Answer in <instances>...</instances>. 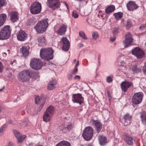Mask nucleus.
Masks as SVG:
<instances>
[{
    "label": "nucleus",
    "instance_id": "7ed1b4c3",
    "mask_svg": "<svg viewBox=\"0 0 146 146\" xmlns=\"http://www.w3.org/2000/svg\"><path fill=\"white\" fill-rule=\"evenodd\" d=\"M53 53L51 48H42L40 50V55L42 58L49 60L53 58Z\"/></svg>",
    "mask_w": 146,
    "mask_h": 146
},
{
    "label": "nucleus",
    "instance_id": "79ce46f5",
    "mask_svg": "<svg viewBox=\"0 0 146 146\" xmlns=\"http://www.w3.org/2000/svg\"><path fill=\"white\" fill-rule=\"evenodd\" d=\"M132 23L131 21L130 20H128L127 21L126 26L128 28H130L132 26Z\"/></svg>",
    "mask_w": 146,
    "mask_h": 146
},
{
    "label": "nucleus",
    "instance_id": "f3484780",
    "mask_svg": "<svg viewBox=\"0 0 146 146\" xmlns=\"http://www.w3.org/2000/svg\"><path fill=\"white\" fill-rule=\"evenodd\" d=\"M18 40L20 41H24L27 39V35L24 31L20 30L17 35Z\"/></svg>",
    "mask_w": 146,
    "mask_h": 146
},
{
    "label": "nucleus",
    "instance_id": "13d9d810",
    "mask_svg": "<svg viewBox=\"0 0 146 146\" xmlns=\"http://www.w3.org/2000/svg\"><path fill=\"white\" fill-rule=\"evenodd\" d=\"M144 66L146 68L145 69H143V72L145 73V72H146V62L145 63V65Z\"/></svg>",
    "mask_w": 146,
    "mask_h": 146
},
{
    "label": "nucleus",
    "instance_id": "bf43d9fd",
    "mask_svg": "<svg viewBox=\"0 0 146 146\" xmlns=\"http://www.w3.org/2000/svg\"><path fill=\"white\" fill-rule=\"evenodd\" d=\"M7 146H15L13 145V144L12 143L10 142L9 143Z\"/></svg>",
    "mask_w": 146,
    "mask_h": 146
},
{
    "label": "nucleus",
    "instance_id": "20e7f679",
    "mask_svg": "<svg viewBox=\"0 0 146 146\" xmlns=\"http://www.w3.org/2000/svg\"><path fill=\"white\" fill-rule=\"evenodd\" d=\"M11 29L10 25H6L0 31V40H3L8 39L10 37Z\"/></svg>",
    "mask_w": 146,
    "mask_h": 146
},
{
    "label": "nucleus",
    "instance_id": "3c124183",
    "mask_svg": "<svg viewBox=\"0 0 146 146\" xmlns=\"http://www.w3.org/2000/svg\"><path fill=\"white\" fill-rule=\"evenodd\" d=\"M3 66L2 64L0 62V73L2 71Z\"/></svg>",
    "mask_w": 146,
    "mask_h": 146
},
{
    "label": "nucleus",
    "instance_id": "8fccbe9b",
    "mask_svg": "<svg viewBox=\"0 0 146 146\" xmlns=\"http://www.w3.org/2000/svg\"><path fill=\"white\" fill-rule=\"evenodd\" d=\"M115 39V35H113V37L111 36L110 38L111 41L112 42H113Z\"/></svg>",
    "mask_w": 146,
    "mask_h": 146
},
{
    "label": "nucleus",
    "instance_id": "a211bd4d",
    "mask_svg": "<svg viewBox=\"0 0 146 146\" xmlns=\"http://www.w3.org/2000/svg\"><path fill=\"white\" fill-rule=\"evenodd\" d=\"M133 85L132 82L125 81L121 84V87L122 91L126 92L128 88Z\"/></svg>",
    "mask_w": 146,
    "mask_h": 146
},
{
    "label": "nucleus",
    "instance_id": "dca6fc26",
    "mask_svg": "<svg viewBox=\"0 0 146 146\" xmlns=\"http://www.w3.org/2000/svg\"><path fill=\"white\" fill-rule=\"evenodd\" d=\"M13 132L18 143H20L22 142L26 138V136L25 135H22L21 133L18 131L15 130H14Z\"/></svg>",
    "mask_w": 146,
    "mask_h": 146
},
{
    "label": "nucleus",
    "instance_id": "338daca9",
    "mask_svg": "<svg viewBox=\"0 0 146 146\" xmlns=\"http://www.w3.org/2000/svg\"><path fill=\"white\" fill-rule=\"evenodd\" d=\"M83 0H76V1H83Z\"/></svg>",
    "mask_w": 146,
    "mask_h": 146
},
{
    "label": "nucleus",
    "instance_id": "a19ab883",
    "mask_svg": "<svg viewBox=\"0 0 146 146\" xmlns=\"http://www.w3.org/2000/svg\"><path fill=\"white\" fill-rule=\"evenodd\" d=\"M98 34L97 33L93 32L92 34V37L93 39L96 40L98 37Z\"/></svg>",
    "mask_w": 146,
    "mask_h": 146
},
{
    "label": "nucleus",
    "instance_id": "774afa93",
    "mask_svg": "<svg viewBox=\"0 0 146 146\" xmlns=\"http://www.w3.org/2000/svg\"><path fill=\"white\" fill-rule=\"evenodd\" d=\"M76 60H74V61H73V62H74V63H75V62H76Z\"/></svg>",
    "mask_w": 146,
    "mask_h": 146
},
{
    "label": "nucleus",
    "instance_id": "ea45409f",
    "mask_svg": "<svg viewBox=\"0 0 146 146\" xmlns=\"http://www.w3.org/2000/svg\"><path fill=\"white\" fill-rule=\"evenodd\" d=\"M72 16L74 18L76 19L78 17L79 15L76 11H74L72 12Z\"/></svg>",
    "mask_w": 146,
    "mask_h": 146
},
{
    "label": "nucleus",
    "instance_id": "b1692460",
    "mask_svg": "<svg viewBox=\"0 0 146 146\" xmlns=\"http://www.w3.org/2000/svg\"><path fill=\"white\" fill-rule=\"evenodd\" d=\"M56 83L57 82L56 80H53L50 81L48 86V89L50 90H53L54 88V86Z\"/></svg>",
    "mask_w": 146,
    "mask_h": 146
},
{
    "label": "nucleus",
    "instance_id": "9b49d317",
    "mask_svg": "<svg viewBox=\"0 0 146 146\" xmlns=\"http://www.w3.org/2000/svg\"><path fill=\"white\" fill-rule=\"evenodd\" d=\"M132 54L135 55L137 58H140L144 56L143 51L139 47H136L132 50Z\"/></svg>",
    "mask_w": 146,
    "mask_h": 146
},
{
    "label": "nucleus",
    "instance_id": "37998d69",
    "mask_svg": "<svg viewBox=\"0 0 146 146\" xmlns=\"http://www.w3.org/2000/svg\"><path fill=\"white\" fill-rule=\"evenodd\" d=\"M6 127V124H4L2 125L0 128V132L1 133H3V131L5 129Z\"/></svg>",
    "mask_w": 146,
    "mask_h": 146
},
{
    "label": "nucleus",
    "instance_id": "9d476101",
    "mask_svg": "<svg viewBox=\"0 0 146 146\" xmlns=\"http://www.w3.org/2000/svg\"><path fill=\"white\" fill-rule=\"evenodd\" d=\"M72 100L73 103H78L80 105H81L84 103V98L80 94H73Z\"/></svg>",
    "mask_w": 146,
    "mask_h": 146
},
{
    "label": "nucleus",
    "instance_id": "f03ea898",
    "mask_svg": "<svg viewBox=\"0 0 146 146\" xmlns=\"http://www.w3.org/2000/svg\"><path fill=\"white\" fill-rule=\"evenodd\" d=\"M48 26L47 19H45L39 22L34 28L38 33H42L46 31Z\"/></svg>",
    "mask_w": 146,
    "mask_h": 146
},
{
    "label": "nucleus",
    "instance_id": "423d86ee",
    "mask_svg": "<svg viewBox=\"0 0 146 146\" xmlns=\"http://www.w3.org/2000/svg\"><path fill=\"white\" fill-rule=\"evenodd\" d=\"M93 133V129L91 127H88L84 130L82 135L85 140L89 141L92 139Z\"/></svg>",
    "mask_w": 146,
    "mask_h": 146
},
{
    "label": "nucleus",
    "instance_id": "49530a36",
    "mask_svg": "<svg viewBox=\"0 0 146 146\" xmlns=\"http://www.w3.org/2000/svg\"><path fill=\"white\" fill-rule=\"evenodd\" d=\"M80 13L82 16H85L87 15V14L85 13L84 10H82L80 11Z\"/></svg>",
    "mask_w": 146,
    "mask_h": 146
},
{
    "label": "nucleus",
    "instance_id": "0eeeda50",
    "mask_svg": "<svg viewBox=\"0 0 146 146\" xmlns=\"http://www.w3.org/2000/svg\"><path fill=\"white\" fill-rule=\"evenodd\" d=\"M30 65L33 69L37 70L41 68L42 63L39 59L34 58L31 60Z\"/></svg>",
    "mask_w": 146,
    "mask_h": 146
},
{
    "label": "nucleus",
    "instance_id": "864d4df0",
    "mask_svg": "<svg viewBox=\"0 0 146 146\" xmlns=\"http://www.w3.org/2000/svg\"><path fill=\"white\" fill-rule=\"evenodd\" d=\"M145 25H142L139 28L140 29H143L145 27Z\"/></svg>",
    "mask_w": 146,
    "mask_h": 146
},
{
    "label": "nucleus",
    "instance_id": "4be33fe9",
    "mask_svg": "<svg viewBox=\"0 0 146 146\" xmlns=\"http://www.w3.org/2000/svg\"><path fill=\"white\" fill-rule=\"evenodd\" d=\"M124 125L125 126L129 125L130 123V120L131 119V116L128 113L125 115L124 117Z\"/></svg>",
    "mask_w": 146,
    "mask_h": 146
},
{
    "label": "nucleus",
    "instance_id": "6ab92c4d",
    "mask_svg": "<svg viewBox=\"0 0 146 146\" xmlns=\"http://www.w3.org/2000/svg\"><path fill=\"white\" fill-rule=\"evenodd\" d=\"M127 7L129 11H133L136 9L138 6L135 4V2L129 1L127 4Z\"/></svg>",
    "mask_w": 146,
    "mask_h": 146
},
{
    "label": "nucleus",
    "instance_id": "4c0bfd02",
    "mask_svg": "<svg viewBox=\"0 0 146 146\" xmlns=\"http://www.w3.org/2000/svg\"><path fill=\"white\" fill-rule=\"evenodd\" d=\"M119 32L118 28H115L113 29L112 31V34L113 35H115Z\"/></svg>",
    "mask_w": 146,
    "mask_h": 146
},
{
    "label": "nucleus",
    "instance_id": "052dcab7",
    "mask_svg": "<svg viewBox=\"0 0 146 146\" xmlns=\"http://www.w3.org/2000/svg\"><path fill=\"white\" fill-rule=\"evenodd\" d=\"M78 46H79V47L80 48L81 47L83 46V44H81V43L79 44H78Z\"/></svg>",
    "mask_w": 146,
    "mask_h": 146
},
{
    "label": "nucleus",
    "instance_id": "bb28decb",
    "mask_svg": "<svg viewBox=\"0 0 146 146\" xmlns=\"http://www.w3.org/2000/svg\"><path fill=\"white\" fill-rule=\"evenodd\" d=\"M7 18V16L4 13L0 15V27L5 22Z\"/></svg>",
    "mask_w": 146,
    "mask_h": 146
},
{
    "label": "nucleus",
    "instance_id": "a878e982",
    "mask_svg": "<svg viewBox=\"0 0 146 146\" xmlns=\"http://www.w3.org/2000/svg\"><path fill=\"white\" fill-rule=\"evenodd\" d=\"M141 121L142 123L144 125H146V112L143 111L140 113Z\"/></svg>",
    "mask_w": 146,
    "mask_h": 146
},
{
    "label": "nucleus",
    "instance_id": "c756f323",
    "mask_svg": "<svg viewBox=\"0 0 146 146\" xmlns=\"http://www.w3.org/2000/svg\"><path fill=\"white\" fill-rule=\"evenodd\" d=\"M115 10V7L114 5H111L105 9V11L107 14L111 13Z\"/></svg>",
    "mask_w": 146,
    "mask_h": 146
},
{
    "label": "nucleus",
    "instance_id": "ddd939ff",
    "mask_svg": "<svg viewBox=\"0 0 146 146\" xmlns=\"http://www.w3.org/2000/svg\"><path fill=\"white\" fill-rule=\"evenodd\" d=\"M74 127V125L71 123H68L64 127L60 128V131L62 133H66L71 130Z\"/></svg>",
    "mask_w": 146,
    "mask_h": 146
},
{
    "label": "nucleus",
    "instance_id": "4468645a",
    "mask_svg": "<svg viewBox=\"0 0 146 146\" xmlns=\"http://www.w3.org/2000/svg\"><path fill=\"white\" fill-rule=\"evenodd\" d=\"M125 40L123 42L125 48H126L130 45L133 41V39L131 34L128 32L125 35Z\"/></svg>",
    "mask_w": 146,
    "mask_h": 146
},
{
    "label": "nucleus",
    "instance_id": "09e8293b",
    "mask_svg": "<svg viewBox=\"0 0 146 146\" xmlns=\"http://www.w3.org/2000/svg\"><path fill=\"white\" fill-rule=\"evenodd\" d=\"M68 79L70 80H72V75L71 74H68Z\"/></svg>",
    "mask_w": 146,
    "mask_h": 146
},
{
    "label": "nucleus",
    "instance_id": "72a5a7b5",
    "mask_svg": "<svg viewBox=\"0 0 146 146\" xmlns=\"http://www.w3.org/2000/svg\"><path fill=\"white\" fill-rule=\"evenodd\" d=\"M54 111V108L52 106H50L47 109L45 112L51 116L53 113Z\"/></svg>",
    "mask_w": 146,
    "mask_h": 146
},
{
    "label": "nucleus",
    "instance_id": "aec40b11",
    "mask_svg": "<svg viewBox=\"0 0 146 146\" xmlns=\"http://www.w3.org/2000/svg\"><path fill=\"white\" fill-rule=\"evenodd\" d=\"M18 13L17 12H13L10 13V20L13 22L17 21L19 19Z\"/></svg>",
    "mask_w": 146,
    "mask_h": 146
},
{
    "label": "nucleus",
    "instance_id": "2eb2a0df",
    "mask_svg": "<svg viewBox=\"0 0 146 146\" xmlns=\"http://www.w3.org/2000/svg\"><path fill=\"white\" fill-rule=\"evenodd\" d=\"M61 43L63 44L62 49L65 51H68L70 46L69 41L66 37H63L61 41Z\"/></svg>",
    "mask_w": 146,
    "mask_h": 146
},
{
    "label": "nucleus",
    "instance_id": "cd10ccee",
    "mask_svg": "<svg viewBox=\"0 0 146 146\" xmlns=\"http://www.w3.org/2000/svg\"><path fill=\"white\" fill-rule=\"evenodd\" d=\"M51 115L45 112L43 115V121L46 122L50 121Z\"/></svg>",
    "mask_w": 146,
    "mask_h": 146
},
{
    "label": "nucleus",
    "instance_id": "1a4fd4ad",
    "mask_svg": "<svg viewBox=\"0 0 146 146\" xmlns=\"http://www.w3.org/2000/svg\"><path fill=\"white\" fill-rule=\"evenodd\" d=\"M46 4L50 8L54 10L59 7L60 4L59 0H47Z\"/></svg>",
    "mask_w": 146,
    "mask_h": 146
},
{
    "label": "nucleus",
    "instance_id": "4d7b16f0",
    "mask_svg": "<svg viewBox=\"0 0 146 146\" xmlns=\"http://www.w3.org/2000/svg\"><path fill=\"white\" fill-rule=\"evenodd\" d=\"M90 20V19L89 18H87L86 19V21L90 25L92 24V23H90L89 22V21Z\"/></svg>",
    "mask_w": 146,
    "mask_h": 146
},
{
    "label": "nucleus",
    "instance_id": "6e6552de",
    "mask_svg": "<svg viewBox=\"0 0 146 146\" xmlns=\"http://www.w3.org/2000/svg\"><path fill=\"white\" fill-rule=\"evenodd\" d=\"M143 97V94L141 92H139L134 94L133 96L132 102L135 104H138L141 102Z\"/></svg>",
    "mask_w": 146,
    "mask_h": 146
},
{
    "label": "nucleus",
    "instance_id": "0e129e2a",
    "mask_svg": "<svg viewBox=\"0 0 146 146\" xmlns=\"http://www.w3.org/2000/svg\"><path fill=\"white\" fill-rule=\"evenodd\" d=\"M79 61H78L77 63H76L75 67H77V66H78V65H79Z\"/></svg>",
    "mask_w": 146,
    "mask_h": 146
},
{
    "label": "nucleus",
    "instance_id": "2f4dec72",
    "mask_svg": "<svg viewBox=\"0 0 146 146\" xmlns=\"http://www.w3.org/2000/svg\"><path fill=\"white\" fill-rule=\"evenodd\" d=\"M38 45H43L45 44L46 40L44 37L43 36H41L39 37L38 39Z\"/></svg>",
    "mask_w": 146,
    "mask_h": 146
},
{
    "label": "nucleus",
    "instance_id": "f704fd0d",
    "mask_svg": "<svg viewBox=\"0 0 146 146\" xmlns=\"http://www.w3.org/2000/svg\"><path fill=\"white\" fill-rule=\"evenodd\" d=\"M123 13L121 12H119L117 13H114L113 15L117 20L121 19L122 17Z\"/></svg>",
    "mask_w": 146,
    "mask_h": 146
},
{
    "label": "nucleus",
    "instance_id": "39448f33",
    "mask_svg": "<svg viewBox=\"0 0 146 146\" xmlns=\"http://www.w3.org/2000/svg\"><path fill=\"white\" fill-rule=\"evenodd\" d=\"M41 5L38 2H35L30 7L31 13L37 14L40 13L41 10Z\"/></svg>",
    "mask_w": 146,
    "mask_h": 146
},
{
    "label": "nucleus",
    "instance_id": "a18cd8bd",
    "mask_svg": "<svg viewBox=\"0 0 146 146\" xmlns=\"http://www.w3.org/2000/svg\"><path fill=\"white\" fill-rule=\"evenodd\" d=\"M107 81L108 83H110L112 82V79L110 76H108L107 78Z\"/></svg>",
    "mask_w": 146,
    "mask_h": 146
},
{
    "label": "nucleus",
    "instance_id": "680f3d73",
    "mask_svg": "<svg viewBox=\"0 0 146 146\" xmlns=\"http://www.w3.org/2000/svg\"><path fill=\"white\" fill-rule=\"evenodd\" d=\"M8 122L10 124H11L12 123V121L11 120H9L8 121Z\"/></svg>",
    "mask_w": 146,
    "mask_h": 146
},
{
    "label": "nucleus",
    "instance_id": "69168bd1",
    "mask_svg": "<svg viewBox=\"0 0 146 146\" xmlns=\"http://www.w3.org/2000/svg\"><path fill=\"white\" fill-rule=\"evenodd\" d=\"M4 88V87H3V88L1 89H0V91H2L3 90V89Z\"/></svg>",
    "mask_w": 146,
    "mask_h": 146
},
{
    "label": "nucleus",
    "instance_id": "f8f14e48",
    "mask_svg": "<svg viewBox=\"0 0 146 146\" xmlns=\"http://www.w3.org/2000/svg\"><path fill=\"white\" fill-rule=\"evenodd\" d=\"M90 123L94 126L96 132L99 133L102 128V124L99 120H95L92 119H91Z\"/></svg>",
    "mask_w": 146,
    "mask_h": 146
},
{
    "label": "nucleus",
    "instance_id": "e2e57ef3",
    "mask_svg": "<svg viewBox=\"0 0 146 146\" xmlns=\"http://www.w3.org/2000/svg\"><path fill=\"white\" fill-rule=\"evenodd\" d=\"M40 98L41 100H42L44 98L43 95V94H41Z\"/></svg>",
    "mask_w": 146,
    "mask_h": 146
},
{
    "label": "nucleus",
    "instance_id": "e433bc0d",
    "mask_svg": "<svg viewBox=\"0 0 146 146\" xmlns=\"http://www.w3.org/2000/svg\"><path fill=\"white\" fill-rule=\"evenodd\" d=\"M79 35L80 37H81L83 39L85 40L87 39V38L85 35V34L84 32L80 31L79 33Z\"/></svg>",
    "mask_w": 146,
    "mask_h": 146
},
{
    "label": "nucleus",
    "instance_id": "603ef678",
    "mask_svg": "<svg viewBox=\"0 0 146 146\" xmlns=\"http://www.w3.org/2000/svg\"><path fill=\"white\" fill-rule=\"evenodd\" d=\"M100 58H101V56L99 54L98 56V62L99 64V65H100Z\"/></svg>",
    "mask_w": 146,
    "mask_h": 146
},
{
    "label": "nucleus",
    "instance_id": "393cba45",
    "mask_svg": "<svg viewBox=\"0 0 146 146\" xmlns=\"http://www.w3.org/2000/svg\"><path fill=\"white\" fill-rule=\"evenodd\" d=\"M67 26L65 25H63L61 28L58 30V33L60 35H62L65 34L66 31Z\"/></svg>",
    "mask_w": 146,
    "mask_h": 146
},
{
    "label": "nucleus",
    "instance_id": "5fc2aeb1",
    "mask_svg": "<svg viewBox=\"0 0 146 146\" xmlns=\"http://www.w3.org/2000/svg\"><path fill=\"white\" fill-rule=\"evenodd\" d=\"M75 79H80V76L78 75H76L74 78Z\"/></svg>",
    "mask_w": 146,
    "mask_h": 146
},
{
    "label": "nucleus",
    "instance_id": "473e14b6",
    "mask_svg": "<svg viewBox=\"0 0 146 146\" xmlns=\"http://www.w3.org/2000/svg\"><path fill=\"white\" fill-rule=\"evenodd\" d=\"M56 146H71V145L69 142L63 141L58 143Z\"/></svg>",
    "mask_w": 146,
    "mask_h": 146
},
{
    "label": "nucleus",
    "instance_id": "f257e3e1",
    "mask_svg": "<svg viewBox=\"0 0 146 146\" xmlns=\"http://www.w3.org/2000/svg\"><path fill=\"white\" fill-rule=\"evenodd\" d=\"M37 75L35 72L29 70L27 69L22 71L18 76V79L22 82L29 81L31 77L34 78Z\"/></svg>",
    "mask_w": 146,
    "mask_h": 146
},
{
    "label": "nucleus",
    "instance_id": "58836bf2",
    "mask_svg": "<svg viewBox=\"0 0 146 146\" xmlns=\"http://www.w3.org/2000/svg\"><path fill=\"white\" fill-rule=\"evenodd\" d=\"M42 100L38 96H37L35 98V102L36 104H38Z\"/></svg>",
    "mask_w": 146,
    "mask_h": 146
},
{
    "label": "nucleus",
    "instance_id": "6e6d98bb",
    "mask_svg": "<svg viewBox=\"0 0 146 146\" xmlns=\"http://www.w3.org/2000/svg\"><path fill=\"white\" fill-rule=\"evenodd\" d=\"M43 106V104H41V105L40 106V107H39V108H38V111H40L41 110V109H42V106Z\"/></svg>",
    "mask_w": 146,
    "mask_h": 146
},
{
    "label": "nucleus",
    "instance_id": "c85d7f7f",
    "mask_svg": "<svg viewBox=\"0 0 146 146\" xmlns=\"http://www.w3.org/2000/svg\"><path fill=\"white\" fill-rule=\"evenodd\" d=\"M20 50L21 52L22 53L23 56H26L29 54V51L27 50L25 46H23L20 48Z\"/></svg>",
    "mask_w": 146,
    "mask_h": 146
},
{
    "label": "nucleus",
    "instance_id": "c9c22d12",
    "mask_svg": "<svg viewBox=\"0 0 146 146\" xmlns=\"http://www.w3.org/2000/svg\"><path fill=\"white\" fill-rule=\"evenodd\" d=\"M27 111L28 113L31 115H34L36 113L35 109L34 108H28Z\"/></svg>",
    "mask_w": 146,
    "mask_h": 146
},
{
    "label": "nucleus",
    "instance_id": "7c9ffc66",
    "mask_svg": "<svg viewBox=\"0 0 146 146\" xmlns=\"http://www.w3.org/2000/svg\"><path fill=\"white\" fill-rule=\"evenodd\" d=\"M131 69L133 74L137 73L140 72L141 71V69L137 67V65H135L132 67Z\"/></svg>",
    "mask_w": 146,
    "mask_h": 146
},
{
    "label": "nucleus",
    "instance_id": "5701e85b",
    "mask_svg": "<svg viewBox=\"0 0 146 146\" xmlns=\"http://www.w3.org/2000/svg\"><path fill=\"white\" fill-rule=\"evenodd\" d=\"M123 138L125 141L129 145H132L133 144V139L131 137L126 135L123 136Z\"/></svg>",
    "mask_w": 146,
    "mask_h": 146
},
{
    "label": "nucleus",
    "instance_id": "c03bdc74",
    "mask_svg": "<svg viewBox=\"0 0 146 146\" xmlns=\"http://www.w3.org/2000/svg\"><path fill=\"white\" fill-rule=\"evenodd\" d=\"M5 4L4 0H0V8L2 7Z\"/></svg>",
    "mask_w": 146,
    "mask_h": 146
},
{
    "label": "nucleus",
    "instance_id": "de8ad7c7",
    "mask_svg": "<svg viewBox=\"0 0 146 146\" xmlns=\"http://www.w3.org/2000/svg\"><path fill=\"white\" fill-rule=\"evenodd\" d=\"M78 69L77 67H75L74 68L73 72L72 73L74 74H76L78 71Z\"/></svg>",
    "mask_w": 146,
    "mask_h": 146
},
{
    "label": "nucleus",
    "instance_id": "412c9836",
    "mask_svg": "<svg viewBox=\"0 0 146 146\" xmlns=\"http://www.w3.org/2000/svg\"><path fill=\"white\" fill-rule=\"evenodd\" d=\"M98 139L100 144L101 146H104L108 143L106 137L104 135H99L98 136Z\"/></svg>",
    "mask_w": 146,
    "mask_h": 146
}]
</instances>
